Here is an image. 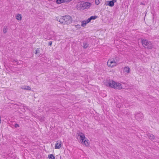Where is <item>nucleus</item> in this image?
<instances>
[{
	"mask_svg": "<svg viewBox=\"0 0 159 159\" xmlns=\"http://www.w3.org/2000/svg\"><path fill=\"white\" fill-rule=\"evenodd\" d=\"M90 22L89 21L88 19L87 20L83 21L82 22L81 25L84 27L87 24L89 23Z\"/></svg>",
	"mask_w": 159,
	"mask_h": 159,
	"instance_id": "10",
	"label": "nucleus"
},
{
	"mask_svg": "<svg viewBox=\"0 0 159 159\" xmlns=\"http://www.w3.org/2000/svg\"><path fill=\"white\" fill-rule=\"evenodd\" d=\"M149 138L151 139H154V137L153 135H152V136L151 135L150 136V137H149Z\"/></svg>",
	"mask_w": 159,
	"mask_h": 159,
	"instance_id": "20",
	"label": "nucleus"
},
{
	"mask_svg": "<svg viewBox=\"0 0 159 159\" xmlns=\"http://www.w3.org/2000/svg\"><path fill=\"white\" fill-rule=\"evenodd\" d=\"M130 68L128 66H126L123 69V71L125 72H126L127 73H129L130 72Z\"/></svg>",
	"mask_w": 159,
	"mask_h": 159,
	"instance_id": "9",
	"label": "nucleus"
},
{
	"mask_svg": "<svg viewBox=\"0 0 159 159\" xmlns=\"http://www.w3.org/2000/svg\"><path fill=\"white\" fill-rule=\"evenodd\" d=\"M15 127H16V128L17 127H19V125L18 124H16L15 125Z\"/></svg>",
	"mask_w": 159,
	"mask_h": 159,
	"instance_id": "21",
	"label": "nucleus"
},
{
	"mask_svg": "<svg viewBox=\"0 0 159 159\" xmlns=\"http://www.w3.org/2000/svg\"><path fill=\"white\" fill-rule=\"evenodd\" d=\"M49 159H55V156L52 154H49L48 156Z\"/></svg>",
	"mask_w": 159,
	"mask_h": 159,
	"instance_id": "13",
	"label": "nucleus"
},
{
	"mask_svg": "<svg viewBox=\"0 0 159 159\" xmlns=\"http://www.w3.org/2000/svg\"><path fill=\"white\" fill-rule=\"evenodd\" d=\"M7 31V27H5L3 29V31L4 33H6Z\"/></svg>",
	"mask_w": 159,
	"mask_h": 159,
	"instance_id": "18",
	"label": "nucleus"
},
{
	"mask_svg": "<svg viewBox=\"0 0 159 159\" xmlns=\"http://www.w3.org/2000/svg\"><path fill=\"white\" fill-rule=\"evenodd\" d=\"M108 85L110 87L115 89H122V85L120 83L113 80L110 81L108 83Z\"/></svg>",
	"mask_w": 159,
	"mask_h": 159,
	"instance_id": "3",
	"label": "nucleus"
},
{
	"mask_svg": "<svg viewBox=\"0 0 159 159\" xmlns=\"http://www.w3.org/2000/svg\"><path fill=\"white\" fill-rule=\"evenodd\" d=\"M22 16L20 14H18L16 16V18L18 20H21Z\"/></svg>",
	"mask_w": 159,
	"mask_h": 159,
	"instance_id": "12",
	"label": "nucleus"
},
{
	"mask_svg": "<svg viewBox=\"0 0 159 159\" xmlns=\"http://www.w3.org/2000/svg\"><path fill=\"white\" fill-rule=\"evenodd\" d=\"M52 41H50L49 42V45L51 46L52 45Z\"/></svg>",
	"mask_w": 159,
	"mask_h": 159,
	"instance_id": "22",
	"label": "nucleus"
},
{
	"mask_svg": "<svg viewBox=\"0 0 159 159\" xmlns=\"http://www.w3.org/2000/svg\"><path fill=\"white\" fill-rule=\"evenodd\" d=\"M58 21L62 24L69 25L72 21V18L70 16H61L58 19Z\"/></svg>",
	"mask_w": 159,
	"mask_h": 159,
	"instance_id": "1",
	"label": "nucleus"
},
{
	"mask_svg": "<svg viewBox=\"0 0 159 159\" xmlns=\"http://www.w3.org/2000/svg\"><path fill=\"white\" fill-rule=\"evenodd\" d=\"M91 5V3L89 2H81L78 3L77 7L79 9H84L89 8Z\"/></svg>",
	"mask_w": 159,
	"mask_h": 159,
	"instance_id": "2",
	"label": "nucleus"
},
{
	"mask_svg": "<svg viewBox=\"0 0 159 159\" xmlns=\"http://www.w3.org/2000/svg\"><path fill=\"white\" fill-rule=\"evenodd\" d=\"M114 5V2L113 1H111L109 2L108 3V5L111 7H112Z\"/></svg>",
	"mask_w": 159,
	"mask_h": 159,
	"instance_id": "14",
	"label": "nucleus"
},
{
	"mask_svg": "<svg viewBox=\"0 0 159 159\" xmlns=\"http://www.w3.org/2000/svg\"><path fill=\"white\" fill-rule=\"evenodd\" d=\"M97 18L96 16H92L88 19L89 21L90 22L92 20H94Z\"/></svg>",
	"mask_w": 159,
	"mask_h": 159,
	"instance_id": "11",
	"label": "nucleus"
},
{
	"mask_svg": "<svg viewBox=\"0 0 159 159\" xmlns=\"http://www.w3.org/2000/svg\"><path fill=\"white\" fill-rule=\"evenodd\" d=\"M101 0H96L95 3L97 5H98L100 3Z\"/></svg>",
	"mask_w": 159,
	"mask_h": 159,
	"instance_id": "17",
	"label": "nucleus"
},
{
	"mask_svg": "<svg viewBox=\"0 0 159 159\" xmlns=\"http://www.w3.org/2000/svg\"><path fill=\"white\" fill-rule=\"evenodd\" d=\"M78 135L80 136L81 141V143L86 146H88L89 145L88 142V140L86 139L84 134L82 132H79L77 133Z\"/></svg>",
	"mask_w": 159,
	"mask_h": 159,
	"instance_id": "4",
	"label": "nucleus"
},
{
	"mask_svg": "<svg viewBox=\"0 0 159 159\" xmlns=\"http://www.w3.org/2000/svg\"><path fill=\"white\" fill-rule=\"evenodd\" d=\"M141 42L143 47L148 49H151L153 47L152 43L145 39H142Z\"/></svg>",
	"mask_w": 159,
	"mask_h": 159,
	"instance_id": "5",
	"label": "nucleus"
},
{
	"mask_svg": "<svg viewBox=\"0 0 159 159\" xmlns=\"http://www.w3.org/2000/svg\"><path fill=\"white\" fill-rule=\"evenodd\" d=\"M23 89L26 90H30L31 89L28 86H25Z\"/></svg>",
	"mask_w": 159,
	"mask_h": 159,
	"instance_id": "15",
	"label": "nucleus"
},
{
	"mask_svg": "<svg viewBox=\"0 0 159 159\" xmlns=\"http://www.w3.org/2000/svg\"><path fill=\"white\" fill-rule=\"evenodd\" d=\"M112 1H113L114 2H116V0H113Z\"/></svg>",
	"mask_w": 159,
	"mask_h": 159,
	"instance_id": "23",
	"label": "nucleus"
},
{
	"mask_svg": "<svg viewBox=\"0 0 159 159\" xmlns=\"http://www.w3.org/2000/svg\"><path fill=\"white\" fill-rule=\"evenodd\" d=\"M62 145V143L61 141L58 140L57 141L55 146V148L56 149H59L61 147Z\"/></svg>",
	"mask_w": 159,
	"mask_h": 159,
	"instance_id": "7",
	"label": "nucleus"
},
{
	"mask_svg": "<svg viewBox=\"0 0 159 159\" xmlns=\"http://www.w3.org/2000/svg\"><path fill=\"white\" fill-rule=\"evenodd\" d=\"M117 64V62L114 60L109 59L107 63V66L111 68L116 66Z\"/></svg>",
	"mask_w": 159,
	"mask_h": 159,
	"instance_id": "6",
	"label": "nucleus"
},
{
	"mask_svg": "<svg viewBox=\"0 0 159 159\" xmlns=\"http://www.w3.org/2000/svg\"><path fill=\"white\" fill-rule=\"evenodd\" d=\"M72 0H57L56 2L58 4H60L65 2H69Z\"/></svg>",
	"mask_w": 159,
	"mask_h": 159,
	"instance_id": "8",
	"label": "nucleus"
},
{
	"mask_svg": "<svg viewBox=\"0 0 159 159\" xmlns=\"http://www.w3.org/2000/svg\"><path fill=\"white\" fill-rule=\"evenodd\" d=\"M89 46V45L86 43H83V47L84 48H86Z\"/></svg>",
	"mask_w": 159,
	"mask_h": 159,
	"instance_id": "16",
	"label": "nucleus"
},
{
	"mask_svg": "<svg viewBox=\"0 0 159 159\" xmlns=\"http://www.w3.org/2000/svg\"><path fill=\"white\" fill-rule=\"evenodd\" d=\"M39 48H38L35 51V54H37L39 53Z\"/></svg>",
	"mask_w": 159,
	"mask_h": 159,
	"instance_id": "19",
	"label": "nucleus"
}]
</instances>
